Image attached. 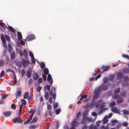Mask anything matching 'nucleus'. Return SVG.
<instances>
[{"label": "nucleus", "instance_id": "ddd939ff", "mask_svg": "<svg viewBox=\"0 0 129 129\" xmlns=\"http://www.w3.org/2000/svg\"><path fill=\"white\" fill-rule=\"evenodd\" d=\"M99 87H100L101 91L103 90H106L108 88L107 86L106 85H103Z\"/></svg>", "mask_w": 129, "mask_h": 129}, {"label": "nucleus", "instance_id": "ea45409f", "mask_svg": "<svg viewBox=\"0 0 129 129\" xmlns=\"http://www.w3.org/2000/svg\"><path fill=\"white\" fill-rule=\"evenodd\" d=\"M37 120V118L36 117H34L33 120L32 121V122H36Z\"/></svg>", "mask_w": 129, "mask_h": 129}, {"label": "nucleus", "instance_id": "c9c22d12", "mask_svg": "<svg viewBox=\"0 0 129 129\" xmlns=\"http://www.w3.org/2000/svg\"><path fill=\"white\" fill-rule=\"evenodd\" d=\"M5 74V73L4 71H2L0 74V77L2 78L4 76Z\"/></svg>", "mask_w": 129, "mask_h": 129}, {"label": "nucleus", "instance_id": "6ab92c4d", "mask_svg": "<svg viewBox=\"0 0 129 129\" xmlns=\"http://www.w3.org/2000/svg\"><path fill=\"white\" fill-rule=\"evenodd\" d=\"M33 78L35 80H37L38 78L37 74L36 73H34L33 74Z\"/></svg>", "mask_w": 129, "mask_h": 129}, {"label": "nucleus", "instance_id": "9d476101", "mask_svg": "<svg viewBox=\"0 0 129 129\" xmlns=\"http://www.w3.org/2000/svg\"><path fill=\"white\" fill-rule=\"evenodd\" d=\"M29 62L28 61H25L24 59H22L21 63L24 67H26L27 64H29Z\"/></svg>", "mask_w": 129, "mask_h": 129}, {"label": "nucleus", "instance_id": "a19ab883", "mask_svg": "<svg viewBox=\"0 0 129 129\" xmlns=\"http://www.w3.org/2000/svg\"><path fill=\"white\" fill-rule=\"evenodd\" d=\"M60 112V109H57L55 111L56 114L57 115H58Z\"/></svg>", "mask_w": 129, "mask_h": 129}, {"label": "nucleus", "instance_id": "5fc2aeb1", "mask_svg": "<svg viewBox=\"0 0 129 129\" xmlns=\"http://www.w3.org/2000/svg\"><path fill=\"white\" fill-rule=\"evenodd\" d=\"M31 61L32 63L34 64L36 63V61L35 60V59L34 58V57L33 58H31Z\"/></svg>", "mask_w": 129, "mask_h": 129}, {"label": "nucleus", "instance_id": "c03bdc74", "mask_svg": "<svg viewBox=\"0 0 129 129\" xmlns=\"http://www.w3.org/2000/svg\"><path fill=\"white\" fill-rule=\"evenodd\" d=\"M21 101L22 102V105L21 106H22V107L23 105H25L26 103V102L25 100L22 99L21 100Z\"/></svg>", "mask_w": 129, "mask_h": 129}, {"label": "nucleus", "instance_id": "680f3d73", "mask_svg": "<svg viewBox=\"0 0 129 129\" xmlns=\"http://www.w3.org/2000/svg\"><path fill=\"white\" fill-rule=\"evenodd\" d=\"M14 82L15 84H16L17 83V81L16 79V76L15 75L14 76Z\"/></svg>", "mask_w": 129, "mask_h": 129}, {"label": "nucleus", "instance_id": "603ef678", "mask_svg": "<svg viewBox=\"0 0 129 129\" xmlns=\"http://www.w3.org/2000/svg\"><path fill=\"white\" fill-rule=\"evenodd\" d=\"M128 77H124L123 80L124 82H127L128 80Z\"/></svg>", "mask_w": 129, "mask_h": 129}, {"label": "nucleus", "instance_id": "58836bf2", "mask_svg": "<svg viewBox=\"0 0 129 129\" xmlns=\"http://www.w3.org/2000/svg\"><path fill=\"white\" fill-rule=\"evenodd\" d=\"M89 129H96L95 127H94V125L93 124L90 125L89 127Z\"/></svg>", "mask_w": 129, "mask_h": 129}, {"label": "nucleus", "instance_id": "37998d69", "mask_svg": "<svg viewBox=\"0 0 129 129\" xmlns=\"http://www.w3.org/2000/svg\"><path fill=\"white\" fill-rule=\"evenodd\" d=\"M15 56V53H12L11 55V58L12 59H13L14 58Z\"/></svg>", "mask_w": 129, "mask_h": 129}, {"label": "nucleus", "instance_id": "e2e57ef3", "mask_svg": "<svg viewBox=\"0 0 129 129\" xmlns=\"http://www.w3.org/2000/svg\"><path fill=\"white\" fill-rule=\"evenodd\" d=\"M4 63V62L2 60H0V67H1L3 65Z\"/></svg>", "mask_w": 129, "mask_h": 129}, {"label": "nucleus", "instance_id": "8fccbe9b", "mask_svg": "<svg viewBox=\"0 0 129 129\" xmlns=\"http://www.w3.org/2000/svg\"><path fill=\"white\" fill-rule=\"evenodd\" d=\"M115 104V102H113L111 103L110 106L111 107H112L114 106Z\"/></svg>", "mask_w": 129, "mask_h": 129}, {"label": "nucleus", "instance_id": "c85d7f7f", "mask_svg": "<svg viewBox=\"0 0 129 129\" xmlns=\"http://www.w3.org/2000/svg\"><path fill=\"white\" fill-rule=\"evenodd\" d=\"M86 118L83 117L82 119L81 123L82 124H84L86 122Z\"/></svg>", "mask_w": 129, "mask_h": 129}, {"label": "nucleus", "instance_id": "4d7b16f0", "mask_svg": "<svg viewBox=\"0 0 129 129\" xmlns=\"http://www.w3.org/2000/svg\"><path fill=\"white\" fill-rule=\"evenodd\" d=\"M29 54L31 56V58H33L34 57V55L31 52L29 51Z\"/></svg>", "mask_w": 129, "mask_h": 129}, {"label": "nucleus", "instance_id": "de8ad7c7", "mask_svg": "<svg viewBox=\"0 0 129 129\" xmlns=\"http://www.w3.org/2000/svg\"><path fill=\"white\" fill-rule=\"evenodd\" d=\"M21 74L22 76H23L25 75V72L24 70H23L21 72Z\"/></svg>", "mask_w": 129, "mask_h": 129}, {"label": "nucleus", "instance_id": "20e7f679", "mask_svg": "<svg viewBox=\"0 0 129 129\" xmlns=\"http://www.w3.org/2000/svg\"><path fill=\"white\" fill-rule=\"evenodd\" d=\"M13 122L15 123L17 122L18 123H20L22 122L21 119L20 117H16L14 119H13Z\"/></svg>", "mask_w": 129, "mask_h": 129}, {"label": "nucleus", "instance_id": "6e6552de", "mask_svg": "<svg viewBox=\"0 0 129 129\" xmlns=\"http://www.w3.org/2000/svg\"><path fill=\"white\" fill-rule=\"evenodd\" d=\"M34 113V112H33L32 114L29 116V118L28 119L27 121H26L24 122V124H26L30 122V120L32 119Z\"/></svg>", "mask_w": 129, "mask_h": 129}, {"label": "nucleus", "instance_id": "69168bd1", "mask_svg": "<svg viewBox=\"0 0 129 129\" xmlns=\"http://www.w3.org/2000/svg\"><path fill=\"white\" fill-rule=\"evenodd\" d=\"M81 113L80 112H78L76 115L77 118H79L80 116Z\"/></svg>", "mask_w": 129, "mask_h": 129}, {"label": "nucleus", "instance_id": "cd10ccee", "mask_svg": "<svg viewBox=\"0 0 129 129\" xmlns=\"http://www.w3.org/2000/svg\"><path fill=\"white\" fill-rule=\"evenodd\" d=\"M114 75H110L108 78V80L109 81L112 80L114 79Z\"/></svg>", "mask_w": 129, "mask_h": 129}, {"label": "nucleus", "instance_id": "72a5a7b5", "mask_svg": "<svg viewBox=\"0 0 129 129\" xmlns=\"http://www.w3.org/2000/svg\"><path fill=\"white\" fill-rule=\"evenodd\" d=\"M101 101H102L100 100L96 103L95 104V106L97 108L99 106L100 104V103L101 102Z\"/></svg>", "mask_w": 129, "mask_h": 129}, {"label": "nucleus", "instance_id": "f8f14e48", "mask_svg": "<svg viewBox=\"0 0 129 129\" xmlns=\"http://www.w3.org/2000/svg\"><path fill=\"white\" fill-rule=\"evenodd\" d=\"M12 113L11 111L5 112L3 113V115L5 117L9 116L11 115Z\"/></svg>", "mask_w": 129, "mask_h": 129}, {"label": "nucleus", "instance_id": "0e129e2a", "mask_svg": "<svg viewBox=\"0 0 129 129\" xmlns=\"http://www.w3.org/2000/svg\"><path fill=\"white\" fill-rule=\"evenodd\" d=\"M52 106L50 104H48L47 106V109L49 110H50L51 109Z\"/></svg>", "mask_w": 129, "mask_h": 129}, {"label": "nucleus", "instance_id": "5701e85b", "mask_svg": "<svg viewBox=\"0 0 129 129\" xmlns=\"http://www.w3.org/2000/svg\"><path fill=\"white\" fill-rule=\"evenodd\" d=\"M44 72L45 74L46 75H47L49 73V71L48 70L47 68H45L44 70Z\"/></svg>", "mask_w": 129, "mask_h": 129}, {"label": "nucleus", "instance_id": "1a4fd4ad", "mask_svg": "<svg viewBox=\"0 0 129 129\" xmlns=\"http://www.w3.org/2000/svg\"><path fill=\"white\" fill-rule=\"evenodd\" d=\"M117 78L118 79H121L123 77V75L121 72H118L116 74Z\"/></svg>", "mask_w": 129, "mask_h": 129}, {"label": "nucleus", "instance_id": "f704fd0d", "mask_svg": "<svg viewBox=\"0 0 129 129\" xmlns=\"http://www.w3.org/2000/svg\"><path fill=\"white\" fill-rule=\"evenodd\" d=\"M23 55L25 57H26L28 56V53L26 51V50L25 49L23 50Z\"/></svg>", "mask_w": 129, "mask_h": 129}, {"label": "nucleus", "instance_id": "c756f323", "mask_svg": "<svg viewBox=\"0 0 129 129\" xmlns=\"http://www.w3.org/2000/svg\"><path fill=\"white\" fill-rule=\"evenodd\" d=\"M8 96V95L7 94L4 95H1L2 99L3 100H4Z\"/></svg>", "mask_w": 129, "mask_h": 129}, {"label": "nucleus", "instance_id": "a211bd4d", "mask_svg": "<svg viewBox=\"0 0 129 129\" xmlns=\"http://www.w3.org/2000/svg\"><path fill=\"white\" fill-rule=\"evenodd\" d=\"M110 68V67L109 66H107L106 67L103 66L102 67V69H104L103 71V72H104L109 69Z\"/></svg>", "mask_w": 129, "mask_h": 129}, {"label": "nucleus", "instance_id": "f257e3e1", "mask_svg": "<svg viewBox=\"0 0 129 129\" xmlns=\"http://www.w3.org/2000/svg\"><path fill=\"white\" fill-rule=\"evenodd\" d=\"M101 91L100 87H97L96 88L94 92V94L93 96V99H97L100 94V92Z\"/></svg>", "mask_w": 129, "mask_h": 129}, {"label": "nucleus", "instance_id": "13d9d810", "mask_svg": "<svg viewBox=\"0 0 129 129\" xmlns=\"http://www.w3.org/2000/svg\"><path fill=\"white\" fill-rule=\"evenodd\" d=\"M50 86H51L50 84V85H46V88L48 91H49L50 90Z\"/></svg>", "mask_w": 129, "mask_h": 129}, {"label": "nucleus", "instance_id": "4c0bfd02", "mask_svg": "<svg viewBox=\"0 0 129 129\" xmlns=\"http://www.w3.org/2000/svg\"><path fill=\"white\" fill-rule=\"evenodd\" d=\"M5 38L8 41H10V37L7 35H5Z\"/></svg>", "mask_w": 129, "mask_h": 129}, {"label": "nucleus", "instance_id": "338daca9", "mask_svg": "<svg viewBox=\"0 0 129 129\" xmlns=\"http://www.w3.org/2000/svg\"><path fill=\"white\" fill-rule=\"evenodd\" d=\"M42 77L44 80V81H45L46 80V77L45 75H44V74H43L42 75Z\"/></svg>", "mask_w": 129, "mask_h": 129}, {"label": "nucleus", "instance_id": "dca6fc26", "mask_svg": "<svg viewBox=\"0 0 129 129\" xmlns=\"http://www.w3.org/2000/svg\"><path fill=\"white\" fill-rule=\"evenodd\" d=\"M1 39L4 44H5L6 43V41L5 38L3 34H2V35L1 36Z\"/></svg>", "mask_w": 129, "mask_h": 129}, {"label": "nucleus", "instance_id": "7c9ffc66", "mask_svg": "<svg viewBox=\"0 0 129 129\" xmlns=\"http://www.w3.org/2000/svg\"><path fill=\"white\" fill-rule=\"evenodd\" d=\"M108 128L107 127H105L104 125H102L100 127H99L97 129H108Z\"/></svg>", "mask_w": 129, "mask_h": 129}, {"label": "nucleus", "instance_id": "09e8293b", "mask_svg": "<svg viewBox=\"0 0 129 129\" xmlns=\"http://www.w3.org/2000/svg\"><path fill=\"white\" fill-rule=\"evenodd\" d=\"M108 80V79H107L106 77H105L103 79L104 82L105 83H106Z\"/></svg>", "mask_w": 129, "mask_h": 129}, {"label": "nucleus", "instance_id": "2eb2a0df", "mask_svg": "<svg viewBox=\"0 0 129 129\" xmlns=\"http://www.w3.org/2000/svg\"><path fill=\"white\" fill-rule=\"evenodd\" d=\"M21 90H19L17 91L16 92V93L15 94L16 97V98H17L18 97H19L21 95Z\"/></svg>", "mask_w": 129, "mask_h": 129}, {"label": "nucleus", "instance_id": "f3484780", "mask_svg": "<svg viewBox=\"0 0 129 129\" xmlns=\"http://www.w3.org/2000/svg\"><path fill=\"white\" fill-rule=\"evenodd\" d=\"M17 33L18 35L17 38L19 41H20L21 40V38L22 37V35L20 32H18Z\"/></svg>", "mask_w": 129, "mask_h": 129}, {"label": "nucleus", "instance_id": "aec40b11", "mask_svg": "<svg viewBox=\"0 0 129 129\" xmlns=\"http://www.w3.org/2000/svg\"><path fill=\"white\" fill-rule=\"evenodd\" d=\"M108 116L106 117L105 118H104L103 120V124H106L108 122Z\"/></svg>", "mask_w": 129, "mask_h": 129}, {"label": "nucleus", "instance_id": "473e14b6", "mask_svg": "<svg viewBox=\"0 0 129 129\" xmlns=\"http://www.w3.org/2000/svg\"><path fill=\"white\" fill-rule=\"evenodd\" d=\"M40 65L41 68L42 69H43L45 67V64L43 62H42L40 64Z\"/></svg>", "mask_w": 129, "mask_h": 129}, {"label": "nucleus", "instance_id": "423d86ee", "mask_svg": "<svg viewBox=\"0 0 129 129\" xmlns=\"http://www.w3.org/2000/svg\"><path fill=\"white\" fill-rule=\"evenodd\" d=\"M5 27L6 28H8V29H9L10 31L14 33H16V30L14 28L12 27L10 25H8V26H7L6 25H5Z\"/></svg>", "mask_w": 129, "mask_h": 129}, {"label": "nucleus", "instance_id": "f03ea898", "mask_svg": "<svg viewBox=\"0 0 129 129\" xmlns=\"http://www.w3.org/2000/svg\"><path fill=\"white\" fill-rule=\"evenodd\" d=\"M94 105V102L92 103L89 104H87L84 107V108H92L93 107Z\"/></svg>", "mask_w": 129, "mask_h": 129}, {"label": "nucleus", "instance_id": "a878e982", "mask_svg": "<svg viewBox=\"0 0 129 129\" xmlns=\"http://www.w3.org/2000/svg\"><path fill=\"white\" fill-rule=\"evenodd\" d=\"M123 71L125 73H129V68H126L124 69Z\"/></svg>", "mask_w": 129, "mask_h": 129}, {"label": "nucleus", "instance_id": "3c124183", "mask_svg": "<svg viewBox=\"0 0 129 129\" xmlns=\"http://www.w3.org/2000/svg\"><path fill=\"white\" fill-rule=\"evenodd\" d=\"M36 127V126L35 125H31L29 126V128L30 129H34Z\"/></svg>", "mask_w": 129, "mask_h": 129}, {"label": "nucleus", "instance_id": "4468645a", "mask_svg": "<svg viewBox=\"0 0 129 129\" xmlns=\"http://www.w3.org/2000/svg\"><path fill=\"white\" fill-rule=\"evenodd\" d=\"M32 72V70L31 68H30L28 69V71L26 73V75L28 78L30 77L31 76V73Z\"/></svg>", "mask_w": 129, "mask_h": 129}, {"label": "nucleus", "instance_id": "bb28decb", "mask_svg": "<svg viewBox=\"0 0 129 129\" xmlns=\"http://www.w3.org/2000/svg\"><path fill=\"white\" fill-rule=\"evenodd\" d=\"M123 101L122 98H118L117 100V102L118 103H121Z\"/></svg>", "mask_w": 129, "mask_h": 129}, {"label": "nucleus", "instance_id": "6e6d98bb", "mask_svg": "<svg viewBox=\"0 0 129 129\" xmlns=\"http://www.w3.org/2000/svg\"><path fill=\"white\" fill-rule=\"evenodd\" d=\"M45 97L46 99H48L49 97L48 93V92H46L45 95Z\"/></svg>", "mask_w": 129, "mask_h": 129}, {"label": "nucleus", "instance_id": "79ce46f5", "mask_svg": "<svg viewBox=\"0 0 129 129\" xmlns=\"http://www.w3.org/2000/svg\"><path fill=\"white\" fill-rule=\"evenodd\" d=\"M86 120L89 122H92L93 121L92 119L91 118L87 117L86 118Z\"/></svg>", "mask_w": 129, "mask_h": 129}, {"label": "nucleus", "instance_id": "bf43d9fd", "mask_svg": "<svg viewBox=\"0 0 129 129\" xmlns=\"http://www.w3.org/2000/svg\"><path fill=\"white\" fill-rule=\"evenodd\" d=\"M126 94V91H124L121 93V96L122 97L124 96Z\"/></svg>", "mask_w": 129, "mask_h": 129}, {"label": "nucleus", "instance_id": "49530a36", "mask_svg": "<svg viewBox=\"0 0 129 129\" xmlns=\"http://www.w3.org/2000/svg\"><path fill=\"white\" fill-rule=\"evenodd\" d=\"M42 88V87H40V86H39L37 88V91L39 92H40V91Z\"/></svg>", "mask_w": 129, "mask_h": 129}, {"label": "nucleus", "instance_id": "774afa93", "mask_svg": "<svg viewBox=\"0 0 129 129\" xmlns=\"http://www.w3.org/2000/svg\"><path fill=\"white\" fill-rule=\"evenodd\" d=\"M112 123L114 124V123H117V121L116 120H112L111 121Z\"/></svg>", "mask_w": 129, "mask_h": 129}, {"label": "nucleus", "instance_id": "a18cd8bd", "mask_svg": "<svg viewBox=\"0 0 129 129\" xmlns=\"http://www.w3.org/2000/svg\"><path fill=\"white\" fill-rule=\"evenodd\" d=\"M122 56L124 58H126L129 59V56L126 54H124L122 55Z\"/></svg>", "mask_w": 129, "mask_h": 129}, {"label": "nucleus", "instance_id": "b1692460", "mask_svg": "<svg viewBox=\"0 0 129 129\" xmlns=\"http://www.w3.org/2000/svg\"><path fill=\"white\" fill-rule=\"evenodd\" d=\"M53 92L52 90H51L50 92V94L52 95V97L53 99H55V94H53Z\"/></svg>", "mask_w": 129, "mask_h": 129}, {"label": "nucleus", "instance_id": "9b49d317", "mask_svg": "<svg viewBox=\"0 0 129 129\" xmlns=\"http://www.w3.org/2000/svg\"><path fill=\"white\" fill-rule=\"evenodd\" d=\"M112 111L115 113L120 114V110L118 109L115 107H113L111 108Z\"/></svg>", "mask_w": 129, "mask_h": 129}, {"label": "nucleus", "instance_id": "393cba45", "mask_svg": "<svg viewBox=\"0 0 129 129\" xmlns=\"http://www.w3.org/2000/svg\"><path fill=\"white\" fill-rule=\"evenodd\" d=\"M101 121H97L96 122V125H95L94 127H95L96 129H97L99 127V124L101 123Z\"/></svg>", "mask_w": 129, "mask_h": 129}, {"label": "nucleus", "instance_id": "2f4dec72", "mask_svg": "<svg viewBox=\"0 0 129 129\" xmlns=\"http://www.w3.org/2000/svg\"><path fill=\"white\" fill-rule=\"evenodd\" d=\"M120 91V89L119 88H117L116 89H115L114 93L115 94L117 93L118 92H119Z\"/></svg>", "mask_w": 129, "mask_h": 129}, {"label": "nucleus", "instance_id": "412c9836", "mask_svg": "<svg viewBox=\"0 0 129 129\" xmlns=\"http://www.w3.org/2000/svg\"><path fill=\"white\" fill-rule=\"evenodd\" d=\"M29 93L28 92H26L23 95L24 99H26L28 96Z\"/></svg>", "mask_w": 129, "mask_h": 129}, {"label": "nucleus", "instance_id": "864d4df0", "mask_svg": "<svg viewBox=\"0 0 129 129\" xmlns=\"http://www.w3.org/2000/svg\"><path fill=\"white\" fill-rule=\"evenodd\" d=\"M16 106L14 104H13L11 105V107L13 109H15L16 108Z\"/></svg>", "mask_w": 129, "mask_h": 129}, {"label": "nucleus", "instance_id": "0eeeda50", "mask_svg": "<svg viewBox=\"0 0 129 129\" xmlns=\"http://www.w3.org/2000/svg\"><path fill=\"white\" fill-rule=\"evenodd\" d=\"M77 119H75L73 120V122H72V125L73 127H76L79 125V124L77 122Z\"/></svg>", "mask_w": 129, "mask_h": 129}, {"label": "nucleus", "instance_id": "39448f33", "mask_svg": "<svg viewBox=\"0 0 129 129\" xmlns=\"http://www.w3.org/2000/svg\"><path fill=\"white\" fill-rule=\"evenodd\" d=\"M47 80L49 83L50 84V86H51V84L53 83V81H52V78L51 75L50 74H49L48 75Z\"/></svg>", "mask_w": 129, "mask_h": 129}, {"label": "nucleus", "instance_id": "e433bc0d", "mask_svg": "<svg viewBox=\"0 0 129 129\" xmlns=\"http://www.w3.org/2000/svg\"><path fill=\"white\" fill-rule=\"evenodd\" d=\"M123 112L124 114L125 115H128L129 114V113L126 110H123Z\"/></svg>", "mask_w": 129, "mask_h": 129}, {"label": "nucleus", "instance_id": "4be33fe9", "mask_svg": "<svg viewBox=\"0 0 129 129\" xmlns=\"http://www.w3.org/2000/svg\"><path fill=\"white\" fill-rule=\"evenodd\" d=\"M88 111H85L83 113V117L85 118H87V117L88 114Z\"/></svg>", "mask_w": 129, "mask_h": 129}, {"label": "nucleus", "instance_id": "7ed1b4c3", "mask_svg": "<svg viewBox=\"0 0 129 129\" xmlns=\"http://www.w3.org/2000/svg\"><path fill=\"white\" fill-rule=\"evenodd\" d=\"M35 36L33 35H30L26 38V40L29 41L34 40L35 39Z\"/></svg>", "mask_w": 129, "mask_h": 129}, {"label": "nucleus", "instance_id": "052dcab7", "mask_svg": "<svg viewBox=\"0 0 129 129\" xmlns=\"http://www.w3.org/2000/svg\"><path fill=\"white\" fill-rule=\"evenodd\" d=\"M105 102L103 103L101 105L100 108H104L105 106Z\"/></svg>", "mask_w": 129, "mask_h": 129}]
</instances>
